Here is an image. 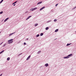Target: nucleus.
Returning a JSON list of instances; mask_svg holds the SVG:
<instances>
[{
	"mask_svg": "<svg viewBox=\"0 0 76 76\" xmlns=\"http://www.w3.org/2000/svg\"><path fill=\"white\" fill-rule=\"evenodd\" d=\"M31 57V55H30L28 56V57L26 59V60H29V58H30Z\"/></svg>",
	"mask_w": 76,
	"mask_h": 76,
	"instance_id": "obj_1",
	"label": "nucleus"
},
{
	"mask_svg": "<svg viewBox=\"0 0 76 76\" xmlns=\"http://www.w3.org/2000/svg\"><path fill=\"white\" fill-rule=\"evenodd\" d=\"M9 19V18H7L5 20H4V22H6V21H7V20H8V19Z\"/></svg>",
	"mask_w": 76,
	"mask_h": 76,
	"instance_id": "obj_2",
	"label": "nucleus"
},
{
	"mask_svg": "<svg viewBox=\"0 0 76 76\" xmlns=\"http://www.w3.org/2000/svg\"><path fill=\"white\" fill-rule=\"evenodd\" d=\"M44 8H45V7H43L42 8H41L40 9V10H42V9H44Z\"/></svg>",
	"mask_w": 76,
	"mask_h": 76,
	"instance_id": "obj_3",
	"label": "nucleus"
},
{
	"mask_svg": "<svg viewBox=\"0 0 76 76\" xmlns=\"http://www.w3.org/2000/svg\"><path fill=\"white\" fill-rule=\"evenodd\" d=\"M31 17H32V16H28L26 19V20H28V19H29L30 18H31Z\"/></svg>",
	"mask_w": 76,
	"mask_h": 76,
	"instance_id": "obj_4",
	"label": "nucleus"
},
{
	"mask_svg": "<svg viewBox=\"0 0 76 76\" xmlns=\"http://www.w3.org/2000/svg\"><path fill=\"white\" fill-rule=\"evenodd\" d=\"M15 32H14V33H12L11 34H10L9 35V37H10V36H11V35H13V34H15Z\"/></svg>",
	"mask_w": 76,
	"mask_h": 76,
	"instance_id": "obj_5",
	"label": "nucleus"
},
{
	"mask_svg": "<svg viewBox=\"0 0 76 76\" xmlns=\"http://www.w3.org/2000/svg\"><path fill=\"white\" fill-rule=\"evenodd\" d=\"M42 3V1H41V2H39L37 4V5L39 4H41V3Z\"/></svg>",
	"mask_w": 76,
	"mask_h": 76,
	"instance_id": "obj_6",
	"label": "nucleus"
},
{
	"mask_svg": "<svg viewBox=\"0 0 76 76\" xmlns=\"http://www.w3.org/2000/svg\"><path fill=\"white\" fill-rule=\"evenodd\" d=\"M13 39H10L8 41V42H12V41H13Z\"/></svg>",
	"mask_w": 76,
	"mask_h": 76,
	"instance_id": "obj_7",
	"label": "nucleus"
},
{
	"mask_svg": "<svg viewBox=\"0 0 76 76\" xmlns=\"http://www.w3.org/2000/svg\"><path fill=\"white\" fill-rule=\"evenodd\" d=\"M45 67H47V66H48V64H45Z\"/></svg>",
	"mask_w": 76,
	"mask_h": 76,
	"instance_id": "obj_8",
	"label": "nucleus"
},
{
	"mask_svg": "<svg viewBox=\"0 0 76 76\" xmlns=\"http://www.w3.org/2000/svg\"><path fill=\"white\" fill-rule=\"evenodd\" d=\"M69 58V56H67L66 57H64V58Z\"/></svg>",
	"mask_w": 76,
	"mask_h": 76,
	"instance_id": "obj_9",
	"label": "nucleus"
},
{
	"mask_svg": "<svg viewBox=\"0 0 76 76\" xmlns=\"http://www.w3.org/2000/svg\"><path fill=\"white\" fill-rule=\"evenodd\" d=\"M58 29H56L55 30V32H58Z\"/></svg>",
	"mask_w": 76,
	"mask_h": 76,
	"instance_id": "obj_10",
	"label": "nucleus"
},
{
	"mask_svg": "<svg viewBox=\"0 0 76 76\" xmlns=\"http://www.w3.org/2000/svg\"><path fill=\"white\" fill-rule=\"evenodd\" d=\"M4 50H3V51H1L0 53V54H2V53H3V52H4Z\"/></svg>",
	"mask_w": 76,
	"mask_h": 76,
	"instance_id": "obj_11",
	"label": "nucleus"
},
{
	"mask_svg": "<svg viewBox=\"0 0 76 76\" xmlns=\"http://www.w3.org/2000/svg\"><path fill=\"white\" fill-rule=\"evenodd\" d=\"M72 56V54H70V55H68V57H70V56Z\"/></svg>",
	"mask_w": 76,
	"mask_h": 76,
	"instance_id": "obj_12",
	"label": "nucleus"
},
{
	"mask_svg": "<svg viewBox=\"0 0 76 76\" xmlns=\"http://www.w3.org/2000/svg\"><path fill=\"white\" fill-rule=\"evenodd\" d=\"M38 25V24L36 23L35 24L34 26H37Z\"/></svg>",
	"mask_w": 76,
	"mask_h": 76,
	"instance_id": "obj_13",
	"label": "nucleus"
},
{
	"mask_svg": "<svg viewBox=\"0 0 76 76\" xmlns=\"http://www.w3.org/2000/svg\"><path fill=\"white\" fill-rule=\"evenodd\" d=\"M7 60H8V61H9V60H10V58L8 57L7 58Z\"/></svg>",
	"mask_w": 76,
	"mask_h": 76,
	"instance_id": "obj_14",
	"label": "nucleus"
},
{
	"mask_svg": "<svg viewBox=\"0 0 76 76\" xmlns=\"http://www.w3.org/2000/svg\"><path fill=\"white\" fill-rule=\"evenodd\" d=\"M70 44H71V43L67 44L66 45V46H69V45H70Z\"/></svg>",
	"mask_w": 76,
	"mask_h": 76,
	"instance_id": "obj_15",
	"label": "nucleus"
},
{
	"mask_svg": "<svg viewBox=\"0 0 76 76\" xmlns=\"http://www.w3.org/2000/svg\"><path fill=\"white\" fill-rule=\"evenodd\" d=\"M44 34H43V33H41L40 34V36H42V35H43Z\"/></svg>",
	"mask_w": 76,
	"mask_h": 76,
	"instance_id": "obj_16",
	"label": "nucleus"
},
{
	"mask_svg": "<svg viewBox=\"0 0 76 76\" xmlns=\"http://www.w3.org/2000/svg\"><path fill=\"white\" fill-rule=\"evenodd\" d=\"M48 29H49V28H48V27H47L46 28V30H48Z\"/></svg>",
	"mask_w": 76,
	"mask_h": 76,
	"instance_id": "obj_17",
	"label": "nucleus"
},
{
	"mask_svg": "<svg viewBox=\"0 0 76 76\" xmlns=\"http://www.w3.org/2000/svg\"><path fill=\"white\" fill-rule=\"evenodd\" d=\"M31 10V11H34V10L33 9H32V8H31V10Z\"/></svg>",
	"mask_w": 76,
	"mask_h": 76,
	"instance_id": "obj_18",
	"label": "nucleus"
},
{
	"mask_svg": "<svg viewBox=\"0 0 76 76\" xmlns=\"http://www.w3.org/2000/svg\"><path fill=\"white\" fill-rule=\"evenodd\" d=\"M39 36V34H37V36H36V37H38Z\"/></svg>",
	"mask_w": 76,
	"mask_h": 76,
	"instance_id": "obj_19",
	"label": "nucleus"
},
{
	"mask_svg": "<svg viewBox=\"0 0 76 76\" xmlns=\"http://www.w3.org/2000/svg\"><path fill=\"white\" fill-rule=\"evenodd\" d=\"M3 0H1V1H0V3H1L3 1Z\"/></svg>",
	"mask_w": 76,
	"mask_h": 76,
	"instance_id": "obj_20",
	"label": "nucleus"
},
{
	"mask_svg": "<svg viewBox=\"0 0 76 76\" xmlns=\"http://www.w3.org/2000/svg\"><path fill=\"white\" fill-rule=\"evenodd\" d=\"M3 13V11H1V12H0V14H2Z\"/></svg>",
	"mask_w": 76,
	"mask_h": 76,
	"instance_id": "obj_21",
	"label": "nucleus"
},
{
	"mask_svg": "<svg viewBox=\"0 0 76 76\" xmlns=\"http://www.w3.org/2000/svg\"><path fill=\"white\" fill-rule=\"evenodd\" d=\"M41 51H39L38 52V54H39V53H41Z\"/></svg>",
	"mask_w": 76,
	"mask_h": 76,
	"instance_id": "obj_22",
	"label": "nucleus"
},
{
	"mask_svg": "<svg viewBox=\"0 0 76 76\" xmlns=\"http://www.w3.org/2000/svg\"><path fill=\"white\" fill-rule=\"evenodd\" d=\"M34 9V10H36V9H37V7H35L34 8H33Z\"/></svg>",
	"mask_w": 76,
	"mask_h": 76,
	"instance_id": "obj_23",
	"label": "nucleus"
},
{
	"mask_svg": "<svg viewBox=\"0 0 76 76\" xmlns=\"http://www.w3.org/2000/svg\"><path fill=\"white\" fill-rule=\"evenodd\" d=\"M54 22H56V21H57V19H54Z\"/></svg>",
	"mask_w": 76,
	"mask_h": 76,
	"instance_id": "obj_24",
	"label": "nucleus"
},
{
	"mask_svg": "<svg viewBox=\"0 0 76 76\" xmlns=\"http://www.w3.org/2000/svg\"><path fill=\"white\" fill-rule=\"evenodd\" d=\"M16 1L15 2L12 4H15V3H16Z\"/></svg>",
	"mask_w": 76,
	"mask_h": 76,
	"instance_id": "obj_25",
	"label": "nucleus"
},
{
	"mask_svg": "<svg viewBox=\"0 0 76 76\" xmlns=\"http://www.w3.org/2000/svg\"><path fill=\"white\" fill-rule=\"evenodd\" d=\"M12 42H13V41H12L11 42H9L8 43V44H10V43H12Z\"/></svg>",
	"mask_w": 76,
	"mask_h": 76,
	"instance_id": "obj_26",
	"label": "nucleus"
},
{
	"mask_svg": "<svg viewBox=\"0 0 76 76\" xmlns=\"http://www.w3.org/2000/svg\"><path fill=\"white\" fill-rule=\"evenodd\" d=\"M58 4H56V6H57V5H58Z\"/></svg>",
	"mask_w": 76,
	"mask_h": 76,
	"instance_id": "obj_27",
	"label": "nucleus"
},
{
	"mask_svg": "<svg viewBox=\"0 0 76 76\" xmlns=\"http://www.w3.org/2000/svg\"><path fill=\"white\" fill-rule=\"evenodd\" d=\"M24 45H26V43L24 42Z\"/></svg>",
	"mask_w": 76,
	"mask_h": 76,
	"instance_id": "obj_28",
	"label": "nucleus"
},
{
	"mask_svg": "<svg viewBox=\"0 0 76 76\" xmlns=\"http://www.w3.org/2000/svg\"><path fill=\"white\" fill-rule=\"evenodd\" d=\"M3 43V42H2V43H1V44H0V45H1V44H2Z\"/></svg>",
	"mask_w": 76,
	"mask_h": 76,
	"instance_id": "obj_29",
	"label": "nucleus"
},
{
	"mask_svg": "<svg viewBox=\"0 0 76 76\" xmlns=\"http://www.w3.org/2000/svg\"><path fill=\"white\" fill-rule=\"evenodd\" d=\"M2 75H3L2 74H1L0 75V76H2Z\"/></svg>",
	"mask_w": 76,
	"mask_h": 76,
	"instance_id": "obj_30",
	"label": "nucleus"
},
{
	"mask_svg": "<svg viewBox=\"0 0 76 76\" xmlns=\"http://www.w3.org/2000/svg\"><path fill=\"white\" fill-rule=\"evenodd\" d=\"M28 40V38H27V39H26V40Z\"/></svg>",
	"mask_w": 76,
	"mask_h": 76,
	"instance_id": "obj_31",
	"label": "nucleus"
},
{
	"mask_svg": "<svg viewBox=\"0 0 76 76\" xmlns=\"http://www.w3.org/2000/svg\"><path fill=\"white\" fill-rule=\"evenodd\" d=\"M15 4H14L13 5V6H15Z\"/></svg>",
	"mask_w": 76,
	"mask_h": 76,
	"instance_id": "obj_32",
	"label": "nucleus"
},
{
	"mask_svg": "<svg viewBox=\"0 0 76 76\" xmlns=\"http://www.w3.org/2000/svg\"><path fill=\"white\" fill-rule=\"evenodd\" d=\"M4 45H4L3 46H4Z\"/></svg>",
	"mask_w": 76,
	"mask_h": 76,
	"instance_id": "obj_33",
	"label": "nucleus"
},
{
	"mask_svg": "<svg viewBox=\"0 0 76 76\" xmlns=\"http://www.w3.org/2000/svg\"><path fill=\"white\" fill-rule=\"evenodd\" d=\"M75 8H76V7H75V8H74V9H75Z\"/></svg>",
	"mask_w": 76,
	"mask_h": 76,
	"instance_id": "obj_34",
	"label": "nucleus"
},
{
	"mask_svg": "<svg viewBox=\"0 0 76 76\" xmlns=\"http://www.w3.org/2000/svg\"><path fill=\"white\" fill-rule=\"evenodd\" d=\"M1 33V32H0V34Z\"/></svg>",
	"mask_w": 76,
	"mask_h": 76,
	"instance_id": "obj_35",
	"label": "nucleus"
},
{
	"mask_svg": "<svg viewBox=\"0 0 76 76\" xmlns=\"http://www.w3.org/2000/svg\"><path fill=\"white\" fill-rule=\"evenodd\" d=\"M75 32H76V31H75Z\"/></svg>",
	"mask_w": 76,
	"mask_h": 76,
	"instance_id": "obj_36",
	"label": "nucleus"
}]
</instances>
